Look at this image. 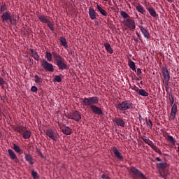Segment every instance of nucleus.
<instances>
[{
    "mask_svg": "<svg viewBox=\"0 0 179 179\" xmlns=\"http://www.w3.org/2000/svg\"><path fill=\"white\" fill-rule=\"evenodd\" d=\"M178 153H179V146L178 147Z\"/></svg>",
    "mask_w": 179,
    "mask_h": 179,
    "instance_id": "nucleus-53",
    "label": "nucleus"
},
{
    "mask_svg": "<svg viewBox=\"0 0 179 179\" xmlns=\"http://www.w3.org/2000/svg\"><path fill=\"white\" fill-rule=\"evenodd\" d=\"M45 134L50 138V139H52V141H57V134H55V131H52V129H47Z\"/></svg>",
    "mask_w": 179,
    "mask_h": 179,
    "instance_id": "nucleus-11",
    "label": "nucleus"
},
{
    "mask_svg": "<svg viewBox=\"0 0 179 179\" xmlns=\"http://www.w3.org/2000/svg\"><path fill=\"white\" fill-rule=\"evenodd\" d=\"M46 23H47L48 27H49L50 30H51V31H54V26L52 25V23L51 22V21L49 20Z\"/></svg>",
    "mask_w": 179,
    "mask_h": 179,
    "instance_id": "nucleus-36",
    "label": "nucleus"
},
{
    "mask_svg": "<svg viewBox=\"0 0 179 179\" xmlns=\"http://www.w3.org/2000/svg\"><path fill=\"white\" fill-rule=\"evenodd\" d=\"M25 160L26 162H28V163H29V164L31 165L34 164V162L33 161V157H31V155L29 154L25 155Z\"/></svg>",
    "mask_w": 179,
    "mask_h": 179,
    "instance_id": "nucleus-18",
    "label": "nucleus"
},
{
    "mask_svg": "<svg viewBox=\"0 0 179 179\" xmlns=\"http://www.w3.org/2000/svg\"><path fill=\"white\" fill-rule=\"evenodd\" d=\"M138 95L143 96V97H148V96H149V93L146 92V90L141 89L138 90Z\"/></svg>",
    "mask_w": 179,
    "mask_h": 179,
    "instance_id": "nucleus-22",
    "label": "nucleus"
},
{
    "mask_svg": "<svg viewBox=\"0 0 179 179\" xmlns=\"http://www.w3.org/2000/svg\"><path fill=\"white\" fill-rule=\"evenodd\" d=\"M170 101L172 107L169 116V121H174V120L176 119V115L177 114V104L174 103V97L173 96L171 97Z\"/></svg>",
    "mask_w": 179,
    "mask_h": 179,
    "instance_id": "nucleus-3",
    "label": "nucleus"
},
{
    "mask_svg": "<svg viewBox=\"0 0 179 179\" xmlns=\"http://www.w3.org/2000/svg\"><path fill=\"white\" fill-rule=\"evenodd\" d=\"M157 169H160L161 170H164V169H167L169 167V164L167 163H158L157 164Z\"/></svg>",
    "mask_w": 179,
    "mask_h": 179,
    "instance_id": "nucleus-19",
    "label": "nucleus"
},
{
    "mask_svg": "<svg viewBox=\"0 0 179 179\" xmlns=\"http://www.w3.org/2000/svg\"><path fill=\"white\" fill-rule=\"evenodd\" d=\"M156 160H157V162H162V159H160V157H157V158H156Z\"/></svg>",
    "mask_w": 179,
    "mask_h": 179,
    "instance_id": "nucleus-48",
    "label": "nucleus"
},
{
    "mask_svg": "<svg viewBox=\"0 0 179 179\" xmlns=\"http://www.w3.org/2000/svg\"><path fill=\"white\" fill-rule=\"evenodd\" d=\"M45 57L46 59L49 61V62H51V61H52V54H51V52L46 51Z\"/></svg>",
    "mask_w": 179,
    "mask_h": 179,
    "instance_id": "nucleus-26",
    "label": "nucleus"
},
{
    "mask_svg": "<svg viewBox=\"0 0 179 179\" xmlns=\"http://www.w3.org/2000/svg\"><path fill=\"white\" fill-rule=\"evenodd\" d=\"M1 20L3 22L8 23V22H10L12 23V16L10 15V13L7 11L4 12L1 15Z\"/></svg>",
    "mask_w": 179,
    "mask_h": 179,
    "instance_id": "nucleus-7",
    "label": "nucleus"
},
{
    "mask_svg": "<svg viewBox=\"0 0 179 179\" xmlns=\"http://www.w3.org/2000/svg\"><path fill=\"white\" fill-rule=\"evenodd\" d=\"M101 178L107 179V178H108V176H106L105 174H103V175L101 176Z\"/></svg>",
    "mask_w": 179,
    "mask_h": 179,
    "instance_id": "nucleus-46",
    "label": "nucleus"
},
{
    "mask_svg": "<svg viewBox=\"0 0 179 179\" xmlns=\"http://www.w3.org/2000/svg\"><path fill=\"white\" fill-rule=\"evenodd\" d=\"M133 90H134V92H136V93H138V94H139V88L138 87H135Z\"/></svg>",
    "mask_w": 179,
    "mask_h": 179,
    "instance_id": "nucleus-45",
    "label": "nucleus"
},
{
    "mask_svg": "<svg viewBox=\"0 0 179 179\" xmlns=\"http://www.w3.org/2000/svg\"><path fill=\"white\" fill-rule=\"evenodd\" d=\"M113 122H115V124L118 125V127H125V122L120 117H115L113 119Z\"/></svg>",
    "mask_w": 179,
    "mask_h": 179,
    "instance_id": "nucleus-12",
    "label": "nucleus"
},
{
    "mask_svg": "<svg viewBox=\"0 0 179 179\" xmlns=\"http://www.w3.org/2000/svg\"><path fill=\"white\" fill-rule=\"evenodd\" d=\"M168 2H173V0H166Z\"/></svg>",
    "mask_w": 179,
    "mask_h": 179,
    "instance_id": "nucleus-51",
    "label": "nucleus"
},
{
    "mask_svg": "<svg viewBox=\"0 0 179 179\" xmlns=\"http://www.w3.org/2000/svg\"><path fill=\"white\" fill-rule=\"evenodd\" d=\"M31 176L34 179H39L38 176L37 175V172L32 171H31Z\"/></svg>",
    "mask_w": 179,
    "mask_h": 179,
    "instance_id": "nucleus-40",
    "label": "nucleus"
},
{
    "mask_svg": "<svg viewBox=\"0 0 179 179\" xmlns=\"http://www.w3.org/2000/svg\"><path fill=\"white\" fill-rule=\"evenodd\" d=\"M91 110L92 113L97 114V115H101V114H103V110H101V108L96 106H91Z\"/></svg>",
    "mask_w": 179,
    "mask_h": 179,
    "instance_id": "nucleus-13",
    "label": "nucleus"
},
{
    "mask_svg": "<svg viewBox=\"0 0 179 179\" xmlns=\"http://www.w3.org/2000/svg\"><path fill=\"white\" fill-rule=\"evenodd\" d=\"M8 155L10 159L13 160L15 163H19V158H17V156H16V154L12 150V149L8 150Z\"/></svg>",
    "mask_w": 179,
    "mask_h": 179,
    "instance_id": "nucleus-9",
    "label": "nucleus"
},
{
    "mask_svg": "<svg viewBox=\"0 0 179 179\" xmlns=\"http://www.w3.org/2000/svg\"><path fill=\"white\" fill-rule=\"evenodd\" d=\"M103 45L108 52L110 54H113V52H114V50H113V48H111V45H110V43H104Z\"/></svg>",
    "mask_w": 179,
    "mask_h": 179,
    "instance_id": "nucleus-20",
    "label": "nucleus"
},
{
    "mask_svg": "<svg viewBox=\"0 0 179 179\" xmlns=\"http://www.w3.org/2000/svg\"><path fill=\"white\" fill-rule=\"evenodd\" d=\"M128 65L130 68V69H132V71H135L136 69V67L135 66V62L130 60L128 63Z\"/></svg>",
    "mask_w": 179,
    "mask_h": 179,
    "instance_id": "nucleus-29",
    "label": "nucleus"
},
{
    "mask_svg": "<svg viewBox=\"0 0 179 179\" xmlns=\"http://www.w3.org/2000/svg\"><path fill=\"white\" fill-rule=\"evenodd\" d=\"M148 10L150 16H152V17H156V16H157V13H156V10H154L153 8H148Z\"/></svg>",
    "mask_w": 179,
    "mask_h": 179,
    "instance_id": "nucleus-23",
    "label": "nucleus"
},
{
    "mask_svg": "<svg viewBox=\"0 0 179 179\" xmlns=\"http://www.w3.org/2000/svg\"><path fill=\"white\" fill-rule=\"evenodd\" d=\"M66 118L69 120H74V121H80L82 117L80 114H79V112L75 111L73 113L72 115H66Z\"/></svg>",
    "mask_w": 179,
    "mask_h": 179,
    "instance_id": "nucleus-8",
    "label": "nucleus"
},
{
    "mask_svg": "<svg viewBox=\"0 0 179 179\" xmlns=\"http://www.w3.org/2000/svg\"><path fill=\"white\" fill-rule=\"evenodd\" d=\"M5 99V97H1V99L3 100V101H5V99Z\"/></svg>",
    "mask_w": 179,
    "mask_h": 179,
    "instance_id": "nucleus-50",
    "label": "nucleus"
},
{
    "mask_svg": "<svg viewBox=\"0 0 179 179\" xmlns=\"http://www.w3.org/2000/svg\"><path fill=\"white\" fill-rule=\"evenodd\" d=\"M88 13L92 20H94V19H96V11L94 10V8H90Z\"/></svg>",
    "mask_w": 179,
    "mask_h": 179,
    "instance_id": "nucleus-15",
    "label": "nucleus"
},
{
    "mask_svg": "<svg viewBox=\"0 0 179 179\" xmlns=\"http://www.w3.org/2000/svg\"><path fill=\"white\" fill-rule=\"evenodd\" d=\"M96 8L98 12L102 15V16H107V12L101 8L99 4L96 5Z\"/></svg>",
    "mask_w": 179,
    "mask_h": 179,
    "instance_id": "nucleus-21",
    "label": "nucleus"
},
{
    "mask_svg": "<svg viewBox=\"0 0 179 179\" xmlns=\"http://www.w3.org/2000/svg\"><path fill=\"white\" fill-rule=\"evenodd\" d=\"M137 75L138 76H141V75H142V70L140 68L137 69Z\"/></svg>",
    "mask_w": 179,
    "mask_h": 179,
    "instance_id": "nucleus-44",
    "label": "nucleus"
},
{
    "mask_svg": "<svg viewBox=\"0 0 179 179\" xmlns=\"http://www.w3.org/2000/svg\"><path fill=\"white\" fill-rule=\"evenodd\" d=\"M143 141L145 142V143H147V145H149V146H150V145H152L153 143V142H152V141H150L148 138H143Z\"/></svg>",
    "mask_w": 179,
    "mask_h": 179,
    "instance_id": "nucleus-38",
    "label": "nucleus"
},
{
    "mask_svg": "<svg viewBox=\"0 0 179 179\" xmlns=\"http://www.w3.org/2000/svg\"><path fill=\"white\" fill-rule=\"evenodd\" d=\"M162 75L164 76V79L169 83L170 81V73H169V70H167V67H162Z\"/></svg>",
    "mask_w": 179,
    "mask_h": 179,
    "instance_id": "nucleus-10",
    "label": "nucleus"
},
{
    "mask_svg": "<svg viewBox=\"0 0 179 179\" xmlns=\"http://www.w3.org/2000/svg\"><path fill=\"white\" fill-rule=\"evenodd\" d=\"M5 10H6V6L5 4H3L0 6V13L5 12Z\"/></svg>",
    "mask_w": 179,
    "mask_h": 179,
    "instance_id": "nucleus-41",
    "label": "nucleus"
},
{
    "mask_svg": "<svg viewBox=\"0 0 179 179\" xmlns=\"http://www.w3.org/2000/svg\"><path fill=\"white\" fill-rule=\"evenodd\" d=\"M62 78L60 77V76H56L54 78V82H58V83L62 82Z\"/></svg>",
    "mask_w": 179,
    "mask_h": 179,
    "instance_id": "nucleus-39",
    "label": "nucleus"
},
{
    "mask_svg": "<svg viewBox=\"0 0 179 179\" xmlns=\"http://www.w3.org/2000/svg\"><path fill=\"white\" fill-rule=\"evenodd\" d=\"M31 56L36 61H38L40 59V56H38V53L33 49H30Z\"/></svg>",
    "mask_w": 179,
    "mask_h": 179,
    "instance_id": "nucleus-17",
    "label": "nucleus"
},
{
    "mask_svg": "<svg viewBox=\"0 0 179 179\" xmlns=\"http://www.w3.org/2000/svg\"><path fill=\"white\" fill-rule=\"evenodd\" d=\"M59 41L61 43V45L66 48L68 47V43H66V39L64 37H60Z\"/></svg>",
    "mask_w": 179,
    "mask_h": 179,
    "instance_id": "nucleus-24",
    "label": "nucleus"
},
{
    "mask_svg": "<svg viewBox=\"0 0 179 179\" xmlns=\"http://www.w3.org/2000/svg\"><path fill=\"white\" fill-rule=\"evenodd\" d=\"M30 136H31V131H25L22 134V138H24V139H29Z\"/></svg>",
    "mask_w": 179,
    "mask_h": 179,
    "instance_id": "nucleus-25",
    "label": "nucleus"
},
{
    "mask_svg": "<svg viewBox=\"0 0 179 179\" xmlns=\"http://www.w3.org/2000/svg\"><path fill=\"white\" fill-rule=\"evenodd\" d=\"M38 18L42 23H48L50 20L45 17V16L43 15H38Z\"/></svg>",
    "mask_w": 179,
    "mask_h": 179,
    "instance_id": "nucleus-27",
    "label": "nucleus"
},
{
    "mask_svg": "<svg viewBox=\"0 0 179 179\" xmlns=\"http://www.w3.org/2000/svg\"><path fill=\"white\" fill-rule=\"evenodd\" d=\"M34 78L36 83H41V82H43V79H41V77L38 76V75H35Z\"/></svg>",
    "mask_w": 179,
    "mask_h": 179,
    "instance_id": "nucleus-34",
    "label": "nucleus"
},
{
    "mask_svg": "<svg viewBox=\"0 0 179 179\" xmlns=\"http://www.w3.org/2000/svg\"><path fill=\"white\" fill-rule=\"evenodd\" d=\"M24 128H23V127H17L16 131L19 132V134H22V132H24Z\"/></svg>",
    "mask_w": 179,
    "mask_h": 179,
    "instance_id": "nucleus-42",
    "label": "nucleus"
},
{
    "mask_svg": "<svg viewBox=\"0 0 179 179\" xmlns=\"http://www.w3.org/2000/svg\"><path fill=\"white\" fill-rule=\"evenodd\" d=\"M138 27H139L142 34H143L145 38L149 39V36H150L149 31H148V30L143 26L139 25Z\"/></svg>",
    "mask_w": 179,
    "mask_h": 179,
    "instance_id": "nucleus-14",
    "label": "nucleus"
},
{
    "mask_svg": "<svg viewBox=\"0 0 179 179\" xmlns=\"http://www.w3.org/2000/svg\"><path fill=\"white\" fill-rule=\"evenodd\" d=\"M13 149L17 153H20L22 152V149H20V147L16 144H13Z\"/></svg>",
    "mask_w": 179,
    "mask_h": 179,
    "instance_id": "nucleus-30",
    "label": "nucleus"
},
{
    "mask_svg": "<svg viewBox=\"0 0 179 179\" xmlns=\"http://www.w3.org/2000/svg\"><path fill=\"white\" fill-rule=\"evenodd\" d=\"M83 103L84 106H90L92 108V106H93V104H97L99 103V98H97V96L84 98Z\"/></svg>",
    "mask_w": 179,
    "mask_h": 179,
    "instance_id": "nucleus-4",
    "label": "nucleus"
},
{
    "mask_svg": "<svg viewBox=\"0 0 179 179\" xmlns=\"http://www.w3.org/2000/svg\"><path fill=\"white\" fill-rule=\"evenodd\" d=\"M141 83H142V81L141 82Z\"/></svg>",
    "mask_w": 179,
    "mask_h": 179,
    "instance_id": "nucleus-56",
    "label": "nucleus"
},
{
    "mask_svg": "<svg viewBox=\"0 0 179 179\" xmlns=\"http://www.w3.org/2000/svg\"><path fill=\"white\" fill-rule=\"evenodd\" d=\"M145 124H146L148 128L152 129L153 127V123H152V120H148V118L145 119Z\"/></svg>",
    "mask_w": 179,
    "mask_h": 179,
    "instance_id": "nucleus-31",
    "label": "nucleus"
},
{
    "mask_svg": "<svg viewBox=\"0 0 179 179\" xmlns=\"http://www.w3.org/2000/svg\"><path fill=\"white\" fill-rule=\"evenodd\" d=\"M104 1H108V0H104Z\"/></svg>",
    "mask_w": 179,
    "mask_h": 179,
    "instance_id": "nucleus-55",
    "label": "nucleus"
},
{
    "mask_svg": "<svg viewBox=\"0 0 179 179\" xmlns=\"http://www.w3.org/2000/svg\"><path fill=\"white\" fill-rule=\"evenodd\" d=\"M120 15L124 19H127L129 16L128 15V13H127V12L125 11H120Z\"/></svg>",
    "mask_w": 179,
    "mask_h": 179,
    "instance_id": "nucleus-37",
    "label": "nucleus"
},
{
    "mask_svg": "<svg viewBox=\"0 0 179 179\" xmlns=\"http://www.w3.org/2000/svg\"><path fill=\"white\" fill-rule=\"evenodd\" d=\"M0 85H3V78L0 77Z\"/></svg>",
    "mask_w": 179,
    "mask_h": 179,
    "instance_id": "nucleus-47",
    "label": "nucleus"
},
{
    "mask_svg": "<svg viewBox=\"0 0 179 179\" xmlns=\"http://www.w3.org/2000/svg\"><path fill=\"white\" fill-rule=\"evenodd\" d=\"M168 141L171 143V145H176V140L174 139V137L172 136H167Z\"/></svg>",
    "mask_w": 179,
    "mask_h": 179,
    "instance_id": "nucleus-32",
    "label": "nucleus"
},
{
    "mask_svg": "<svg viewBox=\"0 0 179 179\" xmlns=\"http://www.w3.org/2000/svg\"><path fill=\"white\" fill-rule=\"evenodd\" d=\"M152 149H153V150H155V152H156L157 153H159V152H160V150H159V148H157V146H156L155 144H153V143L150 145Z\"/></svg>",
    "mask_w": 179,
    "mask_h": 179,
    "instance_id": "nucleus-35",
    "label": "nucleus"
},
{
    "mask_svg": "<svg viewBox=\"0 0 179 179\" xmlns=\"http://www.w3.org/2000/svg\"><path fill=\"white\" fill-rule=\"evenodd\" d=\"M112 150H113L115 156H116V157L117 159H119L120 160H121V159H122V156L121 155V153L120 152V151H118V149H117V148L113 147L112 148Z\"/></svg>",
    "mask_w": 179,
    "mask_h": 179,
    "instance_id": "nucleus-16",
    "label": "nucleus"
},
{
    "mask_svg": "<svg viewBox=\"0 0 179 179\" xmlns=\"http://www.w3.org/2000/svg\"><path fill=\"white\" fill-rule=\"evenodd\" d=\"M52 55L59 71L68 69V64H66V62H65V59L59 54L52 52Z\"/></svg>",
    "mask_w": 179,
    "mask_h": 179,
    "instance_id": "nucleus-1",
    "label": "nucleus"
},
{
    "mask_svg": "<svg viewBox=\"0 0 179 179\" xmlns=\"http://www.w3.org/2000/svg\"><path fill=\"white\" fill-rule=\"evenodd\" d=\"M137 37H141V34H139L138 32L136 33Z\"/></svg>",
    "mask_w": 179,
    "mask_h": 179,
    "instance_id": "nucleus-49",
    "label": "nucleus"
},
{
    "mask_svg": "<svg viewBox=\"0 0 179 179\" xmlns=\"http://www.w3.org/2000/svg\"><path fill=\"white\" fill-rule=\"evenodd\" d=\"M40 156L41 157H43V154H41V152H40Z\"/></svg>",
    "mask_w": 179,
    "mask_h": 179,
    "instance_id": "nucleus-52",
    "label": "nucleus"
},
{
    "mask_svg": "<svg viewBox=\"0 0 179 179\" xmlns=\"http://www.w3.org/2000/svg\"><path fill=\"white\" fill-rule=\"evenodd\" d=\"M123 24L129 29H135L136 27V25L135 24V21L133 20L126 19L123 21Z\"/></svg>",
    "mask_w": 179,
    "mask_h": 179,
    "instance_id": "nucleus-6",
    "label": "nucleus"
},
{
    "mask_svg": "<svg viewBox=\"0 0 179 179\" xmlns=\"http://www.w3.org/2000/svg\"><path fill=\"white\" fill-rule=\"evenodd\" d=\"M62 132H63V134H64V135H71V128L67 127L66 129H64L62 130Z\"/></svg>",
    "mask_w": 179,
    "mask_h": 179,
    "instance_id": "nucleus-33",
    "label": "nucleus"
},
{
    "mask_svg": "<svg viewBox=\"0 0 179 179\" xmlns=\"http://www.w3.org/2000/svg\"><path fill=\"white\" fill-rule=\"evenodd\" d=\"M37 90H38V89L36 86H32L31 87V92H33L34 93H36V92H37Z\"/></svg>",
    "mask_w": 179,
    "mask_h": 179,
    "instance_id": "nucleus-43",
    "label": "nucleus"
},
{
    "mask_svg": "<svg viewBox=\"0 0 179 179\" xmlns=\"http://www.w3.org/2000/svg\"><path fill=\"white\" fill-rule=\"evenodd\" d=\"M136 8L138 12H139L140 13L143 14L145 13V12H146V10H145V8L142 6V5H138Z\"/></svg>",
    "mask_w": 179,
    "mask_h": 179,
    "instance_id": "nucleus-28",
    "label": "nucleus"
},
{
    "mask_svg": "<svg viewBox=\"0 0 179 179\" xmlns=\"http://www.w3.org/2000/svg\"><path fill=\"white\" fill-rule=\"evenodd\" d=\"M1 108H0V115H1Z\"/></svg>",
    "mask_w": 179,
    "mask_h": 179,
    "instance_id": "nucleus-54",
    "label": "nucleus"
},
{
    "mask_svg": "<svg viewBox=\"0 0 179 179\" xmlns=\"http://www.w3.org/2000/svg\"><path fill=\"white\" fill-rule=\"evenodd\" d=\"M117 108H118L120 111H127V110L134 108V104L129 101H124L117 104Z\"/></svg>",
    "mask_w": 179,
    "mask_h": 179,
    "instance_id": "nucleus-2",
    "label": "nucleus"
},
{
    "mask_svg": "<svg viewBox=\"0 0 179 179\" xmlns=\"http://www.w3.org/2000/svg\"><path fill=\"white\" fill-rule=\"evenodd\" d=\"M42 68L48 72H54V65L51 63H48L47 60L43 59L41 64Z\"/></svg>",
    "mask_w": 179,
    "mask_h": 179,
    "instance_id": "nucleus-5",
    "label": "nucleus"
}]
</instances>
